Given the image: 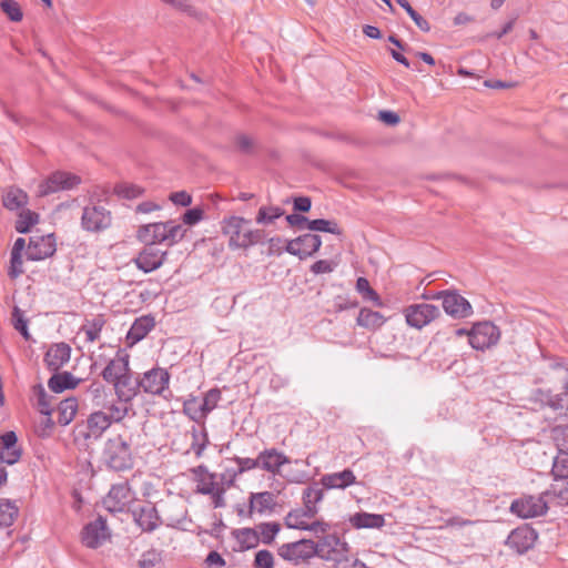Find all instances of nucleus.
Wrapping results in <instances>:
<instances>
[{"label": "nucleus", "mask_w": 568, "mask_h": 568, "mask_svg": "<svg viewBox=\"0 0 568 568\" xmlns=\"http://www.w3.org/2000/svg\"><path fill=\"white\" fill-rule=\"evenodd\" d=\"M250 223V220L240 216H231L223 220L222 232L230 237V247L246 248L263 242L264 231L248 229Z\"/></svg>", "instance_id": "obj_1"}, {"label": "nucleus", "mask_w": 568, "mask_h": 568, "mask_svg": "<svg viewBox=\"0 0 568 568\" xmlns=\"http://www.w3.org/2000/svg\"><path fill=\"white\" fill-rule=\"evenodd\" d=\"M186 230L174 221L156 222L139 227L136 237L140 242L154 246L156 243H165L173 246L185 235Z\"/></svg>", "instance_id": "obj_2"}, {"label": "nucleus", "mask_w": 568, "mask_h": 568, "mask_svg": "<svg viewBox=\"0 0 568 568\" xmlns=\"http://www.w3.org/2000/svg\"><path fill=\"white\" fill-rule=\"evenodd\" d=\"M104 457L108 466L116 471L129 469L132 466L129 444L121 436L108 440Z\"/></svg>", "instance_id": "obj_3"}, {"label": "nucleus", "mask_w": 568, "mask_h": 568, "mask_svg": "<svg viewBox=\"0 0 568 568\" xmlns=\"http://www.w3.org/2000/svg\"><path fill=\"white\" fill-rule=\"evenodd\" d=\"M406 323L422 329L442 315L438 306L428 303H414L404 308Z\"/></svg>", "instance_id": "obj_4"}, {"label": "nucleus", "mask_w": 568, "mask_h": 568, "mask_svg": "<svg viewBox=\"0 0 568 568\" xmlns=\"http://www.w3.org/2000/svg\"><path fill=\"white\" fill-rule=\"evenodd\" d=\"M112 215L102 205H87L81 216V227L87 232L99 233L111 226Z\"/></svg>", "instance_id": "obj_5"}, {"label": "nucleus", "mask_w": 568, "mask_h": 568, "mask_svg": "<svg viewBox=\"0 0 568 568\" xmlns=\"http://www.w3.org/2000/svg\"><path fill=\"white\" fill-rule=\"evenodd\" d=\"M80 183L81 178L79 175L65 171H55L40 183L38 194L39 196H47L60 191L72 190Z\"/></svg>", "instance_id": "obj_6"}, {"label": "nucleus", "mask_w": 568, "mask_h": 568, "mask_svg": "<svg viewBox=\"0 0 568 568\" xmlns=\"http://www.w3.org/2000/svg\"><path fill=\"white\" fill-rule=\"evenodd\" d=\"M499 337V328L494 323L485 321L473 326L469 333V344L475 349L485 351L497 344Z\"/></svg>", "instance_id": "obj_7"}, {"label": "nucleus", "mask_w": 568, "mask_h": 568, "mask_svg": "<svg viewBox=\"0 0 568 568\" xmlns=\"http://www.w3.org/2000/svg\"><path fill=\"white\" fill-rule=\"evenodd\" d=\"M565 390L560 394H552L550 390L541 392L540 400L548 408L547 419L555 422L568 420V382L564 386Z\"/></svg>", "instance_id": "obj_8"}, {"label": "nucleus", "mask_w": 568, "mask_h": 568, "mask_svg": "<svg viewBox=\"0 0 568 568\" xmlns=\"http://www.w3.org/2000/svg\"><path fill=\"white\" fill-rule=\"evenodd\" d=\"M510 510L521 518L539 517L547 513L548 501L542 493L539 496H524L511 503Z\"/></svg>", "instance_id": "obj_9"}, {"label": "nucleus", "mask_w": 568, "mask_h": 568, "mask_svg": "<svg viewBox=\"0 0 568 568\" xmlns=\"http://www.w3.org/2000/svg\"><path fill=\"white\" fill-rule=\"evenodd\" d=\"M314 548H316L315 556L334 562L348 552L347 542L335 534L324 535L317 542L314 541Z\"/></svg>", "instance_id": "obj_10"}, {"label": "nucleus", "mask_w": 568, "mask_h": 568, "mask_svg": "<svg viewBox=\"0 0 568 568\" xmlns=\"http://www.w3.org/2000/svg\"><path fill=\"white\" fill-rule=\"evenodd\" d=\"M111 534L106 526V520L99 516L95 520L88 523L81 531L82 544L91 549L102 546Z\"/></svg>", "instance_id": "obj_11"}, {"label": "nucleus", "mask_w": 568, "mask_h": 568, "mask_svg": "<svg viewBox=\"0 0 568 568\" xmlns=\"http://www.w3.org/2000/svg\"><path fill=\"white\" fill-rule=\"evenodd\" d=\"M315 552L316 548H314V541L310 539L283 544L278 548V556L284 560L294 562L295 565L314 557Z\"/></svg>", "instance_id": "obj_12"}, {"label": "nucleus", "mask_w": 568, "mask_h": 568, "mask_svg": "<svg viewBox=\"0 0 568 568\" xmlns=\"http://www.w3.org/2000/svg\"><path fill=\"white\" fill-rule=\"evenodd\" d=\"M443 310L455 320L467 318L473 315V306L468 300L460 295L456 290H448L444 294Z\"/></svg>", "instance_id": "obj_13"}, {"label": "nucleus", "mask_w": 568, "mask_h": 568, "mask_svg": "<svg viewBox=\"0 0 568 568\" xmlns=\"http://www.w3.org/2000/svg\"><path fill=\"white\" fill-rule=\"evenodd\" d=\"M133 500V493L126 481L112 485L103 505L110 513H122Z\"/></svg>", "instance_id": "obj_14"}, {"label": "nucleus", "mask_w": 568, "mask_h": 568, "mask_svg": "<svg viewBox=\"0 0 568 568\" xmlns=\"http://www.w3.org/2000/svg\"><path fill=\"white\" fill-rule=\"evenodd\" d=\"M170 373L165 368L154 367L140 378L141 388L151 395H162L169 387Z\"/></svg>", "instance_id": "obj_15"}, {"label": "nucleus", "mask_w": 568, "mask_h": 568, "mask_svg": "<svg viewBox=\"0 0 568 568\" xmlns=\"http://www.w3.org/2000/svg\"><path fill=\"white\" fill-rule=\"evenodd\" d=\"M55 251L57 246L53 234L34 235L30 237L26 254L30 261H41L52 256Z\"/></svg>", "instance_id": "obj_16"}, {"label": "nucleus", "mask_w": 568, "mask_h": 568, "mask_svg": "<svg viewBox=\"0 0 568 568\" xmlns=\"http://www.w3.org/2000/svg\"><path fill=\"white\" fill-rule=\"evenodd\" d=\"M537 537L538 535L535 529L523 526L514 529L509 534L506 545L519 555H523L534 547Z\"/></svg>", "instance_id": "obj_17"}, {"label": "nucleus", "mask_w": 568, "mask_h": 568, "mask_svg": "<svg viewBox=\"0 0 568 568\" xmlns=\"http://www.w3.org/2000/svg\"><path fill=\"white\" fill-rule=\"evenodd\" d=\"M168 253L155 246L145 244L144 248L134 258L136 267L144 273L153 272L160 268L166 260Z\"/></svg>", "instance_id": "obj_18"}, {"label": "nucleus", "mask_w": 568, "mask_h": 568, "mask_svg": "<svg viewBox=\"0 0 568 568\" xmlns=\"http://www.w3.org/2000/svg\"><path fill=\"white\" fill-rule=\"evenodd\" d=\"M22 455V448L18 444V436L13 430L0 435V463L14 465Z\"/></svg>", "instance_id": "obj_19"}, {"label": "nucleus", "mask_w": 568, "mask_h": 568, "mask_svg": "<svg viewBox=\"0 0 568 568\" xmlns=\"http://www.w3.org/2000/svg\"><path fill=\"white\" fill-rule=\"evenodd\" d=\"M113 386L119 400L128 404L141 389L140 377H135L134 373L130 369L113 383Z\"/></svg>", "instance_id": "obj_20"}, {"label": "nucleus", "mask_w": 568, "mask_h": 568, "mask_svg": "<svg viewBox=\"0 0 568 568\" xmlns=\"http://www.w3.org/2000/svg\"><path fill=\"white\" fill-rule=\"evenodd\" d=\"M71 357V347L67 343L53 344L44 355V363L51 372H58Z\"/></svg>", "instance_id": "obj_21"}, {"label": "nucleus", "mask_w": 568, "mask_h": 568, "mask_svg": "<svg viewBox=\"0 0 568 568\" xmlns=\"http://www.w3.org/2000/svg\"><path fill=\"white\" fill-rule=\"evenodd\" d=\"M129 359V354H121V352H118V356L111 359L103 368L101 373L102 378L108 383H115L121 376L131 369Z\"/></svg>", "instance_id": "obj_22"}, {"label": "nucleus", "mask_w": 568, "mask_h": 568, "mask_svg": "<svg viewBox=\"0 0 568 568\" xmlns=\"http://www.w3.org/2000/svg\"><path fill=\"white\" fill-rule=\"evenodd\" d=\"M132 514L136 525L144 531L151 532L156 529L160 524L158 510L151 503L134 509Z\"/></svg>", "instance_id": "obj_23"}, {"label": "nucleus", "mask_w": 568, "mask_h": 568, "mask_svg": "<svg viewBox=\"0 0 568 568\" xmlns=\"http://www.w3.org/2000/svg\"><path fill=\"white\" fill-rule=\"evenodd\" d=\"M155 326L154 317L151 315H143L133 322L129 332L126 333V343L132 346L142 341Z\"/></svg>", "instance_id": "obj_24"}, {"label": "nucleus", "mask_w": 568, "mask_h": 568, "mask_svg": "<svg viewBox=\"0 0 568 568\" xmlns=\"http://www.w3.org/2000/svg\"><path fill=\"white\" fill-rule=\"evenodd\" d=\"M356 483L353 470L346 468L342 471L326 474L321 477V484L326 489H345Z\"/></svg>", "instance_id": "obj_25"}, {"label": "nucleus", "mask_w": 568, "mask_h": 568, "mask_svg": "<svg viewBox=\"0 0 568 568\" xmlns=\"http://www.w3.org/2000/svg\"><path fill=\"white\" fill-rule=\"evenodd\" d=\"M250 516L253 513L265 514L274 510L276 506V496L272 491L251 493L250 495Z\"/></svg>", "instance_id": "obj_26"}, {"label": "nucleus", "mask_w": 568, "mask_h": 568, "mask_svg": "<svg viewBox=\"0 0 568 568\" xmlns=\"http://www.w3.org/2000/svg\"><path fill=\"white\" fill-rule=\"evenodd\" d=\"M257 463L258 468L275 474L284 464L288 463V459L285 455L272 448L260 453L257 456Z\"/></svg>", "instance_id": "obj_27"}, {"label": "nucleus", "mask_w": 568, "mask_h": 568, "mask_svg": "<svg viewBox=\"0 0 568 568\" xmlns=\"http://www.w3.org/2000/svg\"><path fill=\"white\" fill-rule=\"evenodd\" d=\"M324 487L320 481H314L303 491L304 508L307 509L308 516H315L318 511L317 504L324 498Z\"/></svg>", "instance_id": "obj_28"}, {"label": "nucleus", "mask_w": 568, "mask_h": 568, "mask_svg": "<svg viewBox=\"0 0 568 568\" xmlns=\"http://www.w3.org/2000/svg\"><path fill=\"white\" fill-rule=\"evenodd\" d=\"M79 383L80 379L74 377L70 372H55V374L49 378L48 386L53 393L59 394L67 389L75 388Z\"/></svg>", "instance_id": "obj_29"}, {"label": "nucleus", "mask_w": 568, "mask_h": 568, "mask_svg": "<svg viewBox=\"0 0 568 568\" xmlns=\"http://www.w3.org/2000/svg\"><path fill=\"white\" fill-rule=\"evenodd\" d=\"M351 525L356 529L382 528L385 525L383 515L369 513H356L349 518Z\"/></svg>", "instance_id": "obj_30"}, {"label": "nucleus", "mask_w": 568, "mask_h": 568, "mask_svg": "<svg viewBox=\"0 0 568 568\" xmlns=\"http://www.w3.org/2000/svg\"><path fill=\"white\" fill-rule=\"evenodd\" d=\"M33 400L34 406L39 413L47 416L43 426H54V422L50 418V415L53 412L50 397L42 385H37L33 387Z\"/></svg>", "instance_id": "obj_31"}, {"label": "nucleus", "mask_w": 568, "mask_h": 568, "mask_svg": "<svg viewBox=\"0 0 568 568\" xmlns=\"http://www.w3.org/2000/svg\"><path fill=\"white\" fill-rule=\"evenodd\" d=\"M357 325L371 331H376L384 325L386 317L377 312L367 307L361 308L356 318Z\"/></svg>", "instance_id": "obj_32"}, {"label": "nucleus", "mask_w": 568, "mask_h": 568, "mask_svg": "<svg viewBox=\"0 0 568 568\" xmlns=\"http://www.w3.org/2000/svg\"><path fill=\"white\" fill-rule=\"evenodd\" d=\"M295 242H298L302 260L313 256L322 246V239L317 234L305 233L295 237Z\"/></svg>", "instance_id": "obj_33"}, {"label": "nucleus", "mask_w": 568, "mask_h": 568, "mask_svg": "<svg viewBox=\"0 0 568 568\" xmlns=\"http://www.w3.org/2000/svg\"><path fill=\"white\" fill-rule=\"evenodd\" d=\"M542 494L545 496V499L548 501V507L550 505L568 506V486L567 485L552 484Z\"/></svg>", "instance_id": "obj_34"}, {"label": "nucleus", "mask_w": 568, "mask_h": 568, "mask_svg": "<svg viewBox=\"0 0 568 568\" xmlns=\"http://www.w3.org/2000/svg\"><path fill=\"white\" fill-rule=\"evenodd\" d=\"M3 206L14 211L28 203V194L18 187H10L2 197Z\"/></svg>", "instance_id": "obj_35"}, {"label": "nucleus", "mask_w": 568, "mask_h": 568, "mask_svg": "<svg viewBox=\"0 0 568 568\" xmlns=\"http://www.w3.org/2000/svg\"><path fill=\"white\" fill-rule=\"evenodd\" d=\"M78 409L75 398H67L58 405V423L60 426H68L74 418Z\"/></svg>", "instance_id": "obj_36"}, {"label": "nucleus", "mask_w": 568, "mask_h": 568, "mask_svg": "<svg viewBox=\"0 0 568 568\" xmlns=\"http://www.w3.org/2000/svg\"><path fill=\"white\" fill-rule=\"evenodd\" d=\"M19 515V507L10 499L0 500V527H10Z\"/></svg>", "instance_id": "obj_37"}, {"label": "nucleus", "mask_w": 568, "mask_h": 568, "mask_svg": "<svg viewBox=\"0 0 568 568\" xmlns=\"http://www.w3.org/2000/svg\"><path fill=\"white\" fill-rule=\"evenodd\" d=\"M106 320L104 315L99 314L90 321H87L81 331L85 333L87 342L93 343L100 338L102 328L104 327Z\"/></svg>", "instance_id": "obj_38"}, {"label": "nucleus", "mask_w": 568, "mask_h": 568, "mask_svg": "<svg viewBox=\"0 0 568 568\" xmlns=\"http://www.w3.org/2000/svg\"><path fill=\"white\" fill-rule=\"evenodd\" d=\"M233 535L243 550L255 548L260 542V535L253 528L237 529Z\"/></svg>", "instance_id": "obj_39"}, {"label": "nucleus", "mask_w": 568, "mask_h": 568, "mask_svg": "<svg viewBox=\"0 0 568 568\" xmlns=\"http://www.w3.org/2000/svg\"><path fill=\"white\" fill-rule=\"evenodd\" d=\"M187 435H190L192 439L191 449L194 452L196 457H201L205 447L210 444L206 428H192L186 433V436Z\"/></svg>", "instance_id": "obj_40"}, {"label": "nucleus", "mask_w": 568, "mask_h": 568, "mask_svg": "<svg viewBox=\"0 0 568 568\" xmlns=\"http://www.w3.org/2000/svg\"><path fill=\"white\" fill-rule=\"evenodd\" d=\"M184 413L195 423H201L206 416L204 406L201 403V398L191 397L184 402Z\"/></svg>", "instance_id": "obj_41"}, {"label": "nucleus", "mask_w": 568, "mask_h": 568, "mask_svg": "<svg viewBox=\"0 0 568 568\" xmlns=\"http://www.w3.org/2000/svg\"><path fill=\"white\" fill-rule=\"evenodd\" d=\"M308 230L313 232H325L334 235H343V230L339 227L336 221L315 219L308 222Z\"/></svg>", "instance_id": "obj_42"}, {"label": "nucleus", "mask_w": 568, "mask_h": 568, "mask_svg": "<svg viewBox=\"0 0 568 568\" xmlns=\"http://www.w3.org/2000/svg\"><path fill=\"white\" fill-rule=\"evenodd\" d=\"M38 222H39L38 213L30 211V210H22L19 213L18 220L16 221L14 229L18 233L26 234Z\"/></svg>", "instance_id": "obj_43"}, {"label": "nucleus", "mask_w": 568, "mask_h": 568, "mask_svg": "<svg viewBox=\"0 0 568 568\" xmlns=\"http://www.w3.org/2000/svg\"><path fill=\"white\" fill-rule=\"evenodd\" d=\"M551 474L556 479H568V450L559 449L554 459Z\"/></svg>", "instance_id": "obj_44"}, {"label": "nucleus", "mask_w": 568, "mask_h": 568, "mask_svg": "<svg viewBox=\"0 0 568 568\" xmlns=\"http://www.w3.org/2000/svg\"><path fill=\"white\" fill-rule=\"evenodd\" d=\"M284 214V210L280 206H261L258 209L255 221L257 224L267 225L280 219Z\"/></svg>", "instance_id": "obj_45"}, {"label": "nucleus", "mask_w": 568, "mask_h": 568, "mask_svg": "<svg viewBox=\"0 0 568 568\" xmlns=\"http://www.w3.org/2000/svg\"><path fill=\"white\" fill-rule=\"evenodd\" d=\"M235 150L245 155H253L257 150V144L251 136L239 133L234 136Z\"/></svg>", "instance_id": "obj_46"}, {"label": "nucleus", "mask_w": 568, "mask_h": 568, "mask_svg": "<svg viewBox=\"0 0 568 568\" xmlns=\"http://www.w3.org/2000/svg\"><path fill=\"white\" fill-rule=\"evenodd\" d=\"M314 516H308L307 509H296L288 513L285 518V524L290 528L303 530L306 528V518H313Z\"/></svg>", "instance_id": "obj_47"}, {"label": "nucleus", "mask_w": 568, "mask_h": 568, "mask_svg": "<svg viewBox=\"0 0 568 568\" xmlns=\"http://www.w3.org/2000/svg\"><path fill=\"white\" fill-rule=\"evenodd\" d=\"M412 18V20L415 22L417 28L422 30L423 32H429L430 31V24L429 22L422 17L407 0H395Z\"/></svg>", "instance_id": "obj_48"}, {"label": "nucleus", "mask_w": 568, "mask_h": 568, "mask_svg": "<svg viewBox=\"0 0 568 568\" xmlns=\"http://www.w3.org/2000/svg\"><path fill=\"white\" fill-rule=\"evenodd\" d=\"M356 290L365 300L373 302L376 306L383 305L379 295L371 287L367 278L358 277L356 281Z\"/></svg>", "instance_id": "obj_49"}, {"label": "nucleus", "mask_w": 568, "mask_h": 568, "mask_svg": "<svg viewBox=\"0 0 568 568\" xmlns=\"http://www.w3.org/2000/svg\"><path fill=\"white\" fill-rule=\"evenodd\" d=\"M162 560V551L152 548L141 555L140 559L138 560V567L156 568L159 565H161Z\"/></svg>", "instance_id": "obj_50"}, {"label": "nucleus", "mask_w": 568, "mask_h": 568, "mask_svg": "<svg viewBox=\"0 0 568 568\" xmlns=\"http://www.w3.org/2000/svg\"><path fill=\"white\" fill-rule=\"evenodd\" d=\"M12 325L14 329H17L26 341L30 339V333L28 331V320L24 317L23 312L14 306L12 310Z\"/></svg>", "instance_id": "obj_51"}, {"label": "nucleus", "mask_w": 568, "mask_h": 568, "mask_svg": "<svg viewBox=\"0 0 568 568\" xmlns=\"http://www.w3.org/2000/svg\"><path fill=\"white\" fill-rule=\"evenodd\" d=\"M0 8L13 22H19L23 18L22 10L19 3L14 0H1Z\"/></svg>", "instance_id": "obj_52"}, {"label": "nucleus", "mask_w": 568, "mask_h": 568, "mask_svg": "<svg viewBox=\"0 0 568 568\" xmlns=\"http://www.w3.org/2000/svg\"><path fill=\"white\" fill-rule=\"evenodd\" d=\"M219 487L221 486L215 481V475L206 473L203 477L199 479L196 485V493L202 495H211Z\"/></svg>", "instance_id": "obj_53"}, {"label": "nucleus", "mask_w": 568, "mask_h": 568, "mask_svg": "<svg viewBox=\"0 0 568 568\" xmlns=\"http://www.w3.org/2000/svg\"><path fill=\"white\" fill-rule=\"evenodd\" d=\"M115 193L123 199H136L141 196L144 190L135 184L121 183L114 187Z\"/></svg>", "instance_id": "obj_54"}, {"label": "nucleus", "mask_w": 568, "mask_h": 568, "mask_svg": "<svg viewBox=\"0 0 568 568\" xmlns=\"http://www.w3.org/2000/svg\"><path fill=\"white\" fill-rule=\"evenodd\" d=\"M222 398L221 389L217 387L211 388L201 398V403L204 406L206 414L211 413L219 404Z\"/></svg>", "instance_id": "obj_55"}, {"label": "nucleus", "mask_w": 568, "mask_h": 568, "mask_svg": "<svg viewBox=\"0 0 568 568\" xmlns=\"http://www.w3.org/2000/svg\"><path fill=\"white\" fill-rule=\"evenodd\" d=\"M277 523H264L258 526L262 541L266 545L271 544L280 531Z\"/></svg>", "instance_id": "obj_56"}, {"label": "nucleus", "mask_w": 568, "mask_h": 568, "mask_svg": "<svg viewBox=\"0 0 568 568\" xmlns=\"http://www.w3.org/2000/svg\"><path fill=\"white\" fill-rule=\"evenodd\" d=\"M24 273L22 267V254H13L10 256V266L8 270V276L11 280L18 278L20 275Z\"/></svg>", "instance_id": "obj_57"}, {"label": "nucleus", "mask_w": 568, "mask_h": 568, "mask_svg": "<svg viewBox=\"0 0 568 568\" xmlns=\"http://www.w3.org/2000/svg\"><path fill=\"white\" fill-rule=\"evenodd\" d=\"M337 266V263L332 260H318L315 263H313L310 267V271L315 274H324V273H331L335 270Z\"/></svg>", "instance_id": "obj_58"}, {"label": "nucleus", "mask_w": 568, "mask_h": 568, "mask_svg": "<svg viewBox=\"0 0 568 568\" xmlns=\"http://www.w3.org/2000/svg\"><path fill=\"white\" fill-rule=\"evenodd\" d=\"M254 566L255 568H273L274 558L272 552L265 549L257 551L255 555Z\"/></svg>", "instance_id": "obj_59"}, {"label": "nucleus", "mask_w": 568, "mask_h": 568, "mask_svg": "<svg viewBox=\"0 0 568 568\" xmlns=\"http://www.w3.org/2000/svg\"><path fill=\"white\" fill-rule=\"evenodd\" d=\"M234 462L237 465V470L234 471V476L237 474H242L244 471H248L251 469L258 468L257 457L256 458L235 457Z\"/></svg>", "instance_id": "obj_60"}, {"label": "nucleus", "mask_w": 568, "mask_h": 568, "mask_svg": "<svg viewBox=\"0 0 568 568\" xmlns=\"http://www.w3.org/2000/svg\"><path fill=\"white\" fill-rule=\"evenodd\" d=\"M203 215L204 211L201 207L189 209L182 215V221L184 224L194 225L203 219Z\"/></svg>", "instance_id": "obj_61"}, {"label": "nucleus", "mask_w": 568, "mask_h": 568, "mask_svg": "<svg viewBox=\"0 0 568 568\" xmlns=\"http://www.w3.org/2000/svg\"><path fill=\"white\" fill-rule=\"evenodd\" d=\"M106 414V410H98L92 413L88 418L87 426H110L111 423Z\"/></svg>", "instance_id": "obj_62"}, {"label": "nucleus", "mask_w": 568, "mask_h": 568, "mask_svg": "<svg viewBox=\"0 0 568 568\" xmlns=\"http://www.w3.org/2000/svg\"><path fill=\"white\" fill-rule=\"evenodd\" d=\"M106 415L109 416L110 423H120L128 413L126 406H110L106 408Z\"/></svg>", "instance_id": "obj_63"}, {"label": "nucleus", "mask_w": 568, "mask_h": 568, "mask_svg": "<svg viewBox=\"0 0 568 568\" xmlns=\"http://www.w3.org/2000/svg\"><path fill=\"white\" fill-rule=\"evenodd\" d=\"M556 435L554 436L557 442L558 449L564 448L568 450V428H552Z\"/></svg>", "instance_id": "obj_64"}]
</instances>
